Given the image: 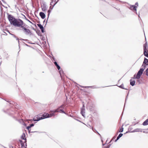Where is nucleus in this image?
I'll use <instances>...</instances> for the list:
<instances>
[{
  "instance_id": "obj_1",
  "label": "nucleus",
  "mask_w": 148,
  "mask_h": 148,
  "mask_svg": "<svg viewBox=\"0 0 148 148\" xmlns=\"http://www.w3.org/2000/svg\"><path fill=\"white\" fill-rule=\"evenodd\" d=\"M23 24V21L20 19L18 18V19H16L15 22L14 23L13 25L15 26L21 27L22 28Z\"/></svg>"
},
{
  "instance_id": "obj_2",
  "label": "nucleus",
  "mask_w": 148,
  "mask_h": 148,
  "mask_svg": "<svg viewBox=\"0 0 148 148\" xmlns=\"http://www.w3.org/2000/svg\"><path fill=\"white\" fill-rule=\"evenodd\" d=\"M143 54L144 56L148 58V46L146 41L143 45Z\"/></svg>"
},
{
  "instance_id": "obj_3",
  "label": "nucleus",
  "mask_w": 148,
  "mask_h": 148,
  "mask_svg": "<svg viewBox=\"0 0 148 148\" xmlns=\"http://www.w3.org/2000/svg\"><path fill=\"white\" fill-rule=\"evenodd\" d=\"M8 18L11 24L13 25L16 19L11 14H8Z\"/></svg>"
},
{
  "instance_id": "obj_4",
  "label": "nucleus",
  "mask_w": 148,
  "mask_h": 148,
  "mask_svg": "<svg viewBox=\"0 0 148 148\" xmlns=\"http://www.w3.org/2000/svg\"><path fill=\"white\" fill-rule=\"evenodd\" d=\"M144 71V69H141V68H140V69L139 71L137 72L136 75V77L133 78V79H139L143 74Z\"/></svg>"
},
{
  "instance_id": "obj_5",
  "label": "nucleus",
  "mask_w": 148,
  "mask_h": 148,
  "mask_svg": "<svg viewBox=\"0 0 148 148\" xmlns=\"http://www.w3.org/2000/svg\"><path fill=\"white\" fill-rule=\"evenodd\" d=\"M22 28L23 29L24 32L26 35H31L32 34V33L29 29L26 28L25 27L23 26Z\"/></svg>"
},
{
  "instance_id": "obj_6",
  "label": "nucleus",
  "mask_w": 148,
  "mask_h": 148,
  "mask_svg": "<svg viewBox=\"0 0 148 148\" xmlns=\"http://www.w3.org/2000/svg\"><path fill=\"white\" fill-rule=\"evenodd\" d=\"M53 63L54 64L55 66H56V67L58 69L59 71V72L60 75H61V73H63V70H62L61 69H60V67L59 66V65L58 64L57 62L55 61L53 62Z\"/></svg>"
},
{
  "instance_id": "obj_7",
  "label": "nucleus",
  "mask_w": 148,
  "mask_h": 148,
  "mask_svg": "<svg viewBox=\"0 0 148 148\" xmlns=\"http://www.w3.org/2000/svg\"><path fill=\"white\" fill-rule=\"evenodd\" d=\"M129 9L136 13L137 14V13L136 12L137 6H135L134 5H130Z\"/></svg>"
},
{
  "instance_id": "obj_8",
  "label": "nucleus",
  "mask_w": 148,
  "mask_h": 148,
  "mask_svg": "<svg viewBox=\"0 0 148 148\" xmlns=\"http://www.w3.org/2000/svg\"><path fill=\"white\" fill-rule=\"evenodd\" d=\"M47 116H48L47 118L51 117L53 116H54L55 115L54 114V112H53L52 110H51L49 112V113H46Z\"/></svg>"
},
{
  "instance_id": "obj_9",
  "label": "nucleus",
  "mask_w": 148,
  "mask_h": 148,
  "mask_svg": "<svg viewBox=\"0 0 148 148\" xmlns=\"http://www.w3.org/2000/svg\"><path fill=\"white\" fill-rule=\"evenodd\" d=\"M48 117V116H47L46 114L45 113V114H42L40 117L38 116V120L40 121L42 119L47 118Z\"/></svg>"
},
{
  "instance_id": "obj_10",
  "label": "nucleus",
  "mask_w": 148,
  "mask_h": 148,
  "mask_svg": "<svg viewBox=\"0 0 148 148\" xmlns=\"http://www.w3.org/2000/svg\"><path fill=\"white\" fill-rule=\"evenodd\" d=\"M41 7L42 11H45L46 10V5L45 3H43L42 4H41Z\"/></svg>"
},
{
  "instance_id": "obj_11",
  "label": "nucleus",
  "mask_w": 148,
  "mask_h": 148,
  "mask_svg": "<svg viewBox=\"0 0 148 148\" xmlns=\"http://www.w3.org/2000/svg\"><path fill=\"white\" fill-rule=\"evenodd\" d=\"M37 25L41 29L42 32L43 33H44L45 31L44 30V28L43 26L40 24H38Z\"/></svg>"
},
{
  "instance_id": "obj_12",
  "label": "nucleus",
  "mask_w": 148,
  "mask_h": 148,
  "mask_svg": "<svg viewBox=\"0 0 148 148\" xmlns=\"http://www.w3.org/2000/svg\"><path fill=\"white\" fill-rule=\"evenodd\" d=\"M143 129L140 128H136L134 130L130 132H142Z\"/></svg>"
},
{
  "instance_id": "obj_13",
  "label": "nucleus",
  "mask_w": 148,
  "mask_h": 148,
  "mask_svg": "<svg viewBox=\"0 0 148 148\" xmlns=\"http://www.w3.org/2000/svg\"><path fill=\"white\" fill-rule=\"evenodd\" d=\"M39 15L41 18L42 19H44L46 16L45 14L43 12H40L39 13Z\"/></svg>"
},
{
  "instance_id": "obj_14",
  "label": "nucleus",
  "mask_w": 148,
  "mask_h": 148,
  "mask_svg": "<svg viewBox=\"0 0 148 148\" xmlns=\"http://www.w3.org/2000/svg\"><path fill=\"white\" fill-rule=\"evenodd\" d=\"M85 109H81V112L80 113L82 114V115L84 117H85Z\"/></svg>"
},
{
  "instance_id": "obj_15",
  "label": "nucleus",
  "mask_w": 148,
  "mask_h": 148,
  "mask_svg": "<svg viewBox=\"0 0 148 148\" xmlns=\"http://www.w3.org/2000/svg\"><path fill=\"white\" fill-rule=\"evenodd\" d=\"M130 84L132 86H134L135 85V81L134 80H132V79H131L130 80Z\"/></svg>"
},
{
  "instance_id": "obj_16",
  "label": "nucleus",
  "mask_w": 148,
  "mask_h": 148,
  "mask_svg": "<svg viewBox=\"0 0 148 148\" xmlns=\"http://www.w3.org/2000/svg\"><path fill=\"white\" fill-rule=\"evenodd\" d=\"M21 138L23 140H25V142H27V139L25 138V135L24 133H23L21 136Z\"/></svg>"
},
{
  "instance_id": "obj_17",
  "label": "nucleus",
  "mask_w": 148,
  "mask_h": 148,
  "mask_svg": "<svg viewBox=\"0 0 148 148\" xmlns=\"http://www.w3.org/2000/svg\"><path fill=\"white\" fill-rule=\"evenodd\" d=\"M123 134L120 133L117 137L116 139L115 140V142H116L121 137L123 136Z\"/></svg>"
},
{
  "instance_id": "obj_18",
  "label": "nucleus",
  "mask_w": 148,
  "mask_h": 148,
  "mask_svg": "<svg viewBox=\"0 0 148 148\" xmlns=\"http://www.w3.org/2000/svg\"><path fill=\"white\" fill-rule=\"evenodd\" d=\"M34 124L33 123L30 124H29V126H27L26 127V129L28 130H29L30 129V128H31L32 127L34 126Z\"/></svg>"
},
{
  "instance_id": "obj_19",
  "label": "nucleus",
  "mask_w": 148,
  "mask_h": 148,
  "mask_svg": "<svg viewBox=\"0 0 148 148\" xmlns=\"http://www.w3.org/2000/svg\"><path fill=\"white\" fill-rule=\"evenodd\" d=\"M88 108H89L90 111H93L94 109L93 106L92 105L89 106V103H88Z\"/></svg>"
},
{
  "instance_id": "obj_20",
  "label": "nucleus",
  "mask_w": 148,
  "mask_h": 148,
  "mask_svg": "<svg viewBox=\"0 0 148 148\" xmlns=\"http://www.w3.org/2000/svg\"><path fill=\"white\" fill-rule=\"evenodd\" d=\"M147 65H148V64H146L145 63H144V62H143V64L142 65V67H143V68H141V69H144V70L145 69L146 66Z\"/></svg>"
},
{
  "instance_id": "obj_21",
  "label": "nucleus",
  "mask_w": 148,
  "mask_h": 148,
  "mask_svg": "<svg viewBox=\"0 0 148 148\" xmlns=\"http://www.w3.org/2000/svg\"><path fill=\"white\" fill-rule=\"evenodd\" d=\"M148 125V119L145 121L143 123V125Z\"/></svg>"
},
{
  "instance_id": "obj_22",
  "label": "nucleus",
  "mask_w": 148,
  "mask_h": 148,
  "mask_svg": "<svg viewBox=\"0 0 148 148\" xmlns=\"http://www.w3.org/2000/svg\"><path fill=\"white\" fill-rule=\"evenodd\" d=\"M38 116H37V117L36 118H37V119H36L35 118H34L33 120H32V119H29V121H32V120H33V121H39V120H38Z\"/></svg>"
},
{
  "instance_id": "obj_23",
  "label": "nucleus",
  "mask_w": 148,
  "mask_h": 148,
  "mask_svg": "<svg viewBox=\"0 0 148 148\" xmlns=\"http://www.w3.org/2000/svg\"><path fill=\"white\" fill-rule=\"evenodd\" d=\"M143 62H144V63L148 64V59L146 58H144Z\"/></svg>"
},
{
  "instance_id": "obj_24",
  "label": "nucleus",
  "mask_w": 148,
  "mask_h": 148,
  "mask_svg": "<svg viewBox=\"0 0 148 148\" xmlns=\"http://www.w3.org/2000/svg\"><path fill=\"white\" fill-rule=\"evenodd\" d=\"M10 34L11 35H12L15 38H16V40H18V42L19 43V39L17 37H16V36L15 35L13 34H10Z\"/></svg>"
},
{
  "instance_id": "obj_25",
  "label": "nucleus",
  "mask_w": 148,
  "mask_h": 148,
  "mask_svg": "<svg viewBox=\"0 0 148 148\" xmlns=\"http://www.w3.org/2000/svg\"><path fill=\"white\" fill-rule=\"evenodd\" d=\"M144 74H145V75L148 76V68H147L146 70L144 72Z\"/></svg>"
},
{
  "instance_id": "obj_26",
  "label": "nucleus",
  "mask_w": 148,
  "mask_h": 148,
  "mask_svg": "<svg viewBox=\"0 0 148 148\" xmlns=\"http://www.w3.org/2000/svg\"><path fill=\"white\" fill-rule=\"evenodd\" d=\"M119 87L121 88H122V89H125V90H127V88H124V85L123 84H121L120 86H119Z\"/></svg>"
},
{
  "instance_id": "obj_27",
  "label": "nucleus",
  "mask_w": 148,
  "mask_h": 148,
  "mask_svg": "<svg viewBox=\"0 0 148 148\" xmlns=\"http://www.w3.org/2000/svg\"><path fill=\"white\" fill-rule=\"evenodd\" d=\"M51 12V10L50 9H49V10H48V14L47 15V16H48L47 19H48V18L49 17V15L50 14ZM47 20H48V19H47ZM47 21L46 23L47 22Z\"/></svg>"
},
{
  "instance_id": "obj_28",
  "label": "nucleus",
  "mask_w": 148,
  "mask_h": 148,
  "mask_svg": "<svg viewBox=\"0 0 148 148\" xmlns=\"http://www.w3.org/2000/svg\"><path fill=\"white\" fill-rule=\"evenodd\" d=\"M8 102L10 103V104H12L14 106H15L16 105V103H14V102H13L12 101H12H7Z\"/></svg>"
},
{
  "instance_id": "obj_29",
  "label": "nucleus",
  "mask_w": 148,
  "mask_h": 148,
  "mask_svg": "<svg viewBox=\"0 0 148 148\" xmlns=\"http://www.w3.org/2000/svg\"><path fill=\"white\" fill-rule=\"evenodd\" d=\"M59 112H61L62 113H64L65 114H66L65 112L62 110V109H60L59 111Z\"/></svg>"
},
{
  "instance_id": "obj_30",
  "label": "nucleus",
  "mask_w": 148,
  "mask_h": 148,
  "mask_svg": "<svg viewBox=\"0 0 148 148\" xmlns=\"http://www.w3.org/2000/svg\"><path fill=\"white\" fill-rule=\"evenodd\" d=\"M59 108H58L57 109L55 110H52V111H53V112H54V114H55V113L56 112H59Z\"/></svg>"
},
{
  "instance_id": "obj_31",
  "label": "nucleus",
  "mask_w": 148,
  "mask_h": 148,
  "mask_svg": "<svg viewBox=\"0 0 148 148\" xmlns=\"http://www.w3.org/2000/svg\"><path fill=\"white\" fill-rule=\"evenodd\" d=\"M25 17V19L27 21H28L30 23H31L33 25H34V23H33L32 22H31L30 21H29V20H28V19H27L26 17L25 16H24Z\"/></svg>"
},
{
  "instance_id": "obj_32",
  "label": "nucleus",
  "mask_w": 148,
  "mask_h": 148,
  "mask_svg": "<svg viewBox=\"0 0 148 148\" xmlns=\"http://www.w3.org/2000/svg\"><path fill=\"white\" fill-rule=\"evenodd\" d=\"M123 130V128L122 127L120 129L119 132H122Z\"/></svg>"
},
{
  "instance_id": "obj_33",
  "label": "nucleus",
  "mask_w": 148,
  "mask_h": 148,
  "mask_svg": "<svg viewBox=\"0 0 148 148\" xmlns=\"http://www.w3.org/2000/svg\"><path fill=\"white\" fill-rule=\"evenodd\" d=\"M8 113V114L10 115H13L14 114V112H7Z\"/></svg>"
},
{
  "instance_id": "obj_34",
  "label": "nucleus",
  "mask_w": 148,
  "mask_h": 148,
  "mask_svg": "<svg viewBox=\"0 0 148 148\" xmlns=\"http://www.w3.org/2000/svg\"><path fill=\"white\" fill-rule=\"evenodd\" d=\"M21 147L23 148V147H24L25 145H24V143H23H23H21Z\"/></svg>"
},
{
  "instance_id": "obj_35",
  "label": "nucleus",
  "mask_w": 148,
  "mask_h": 148,
  "mask_svg": "<svg viewBox=\"0 0 148 148\" xmlns=\"http://www.w3.org/2000/svg\"><path fill=\"white\" fill-rule=\"evenodd\" d=\"M52 59H53V60H52V62H53H53L55 61H56V59L55 58H54V57L53 56L52 57Z\"/></svg>"
},
{
  "instance_id": "obj_36",
  "label": "nucleus",
  "mask_w": 148,
  "mask_h": 148,
  "mask_svg": "<svg viewBox=\"0 0 148 148\" xmlns=\"http://www.w3.org/2000/svg\"><path fill=\"white\" fill-rule=\"evenodd\" d=\"M58 108H59V109L60 108H64V105H62L60 106V107Z\"/></svg>"
},
{
  "instance_id": "obj_37",
  "label": "nucleus",
  "mask_w": 148,
  "mask_h": 148,
  "mask_svg": "<svg viewBox=\"0 0 148 148\" xmlns=\"http://www.w3.org/2000/svg\"><path fill=\"white\" fill-rule=\"evenodd\" d=\"M81 108L85 109V106H84V102H83V106H82V107Z\"/></svg>"
},
{
  "instance_id": "obj_38",
  "label": "nucleus",
  "mask_w": 148,
  "mask_h": 148,
  "mask_svg": "<svg viewBox=\"0 0 148 148\" xmlns=\"http://www.w3.org/2000/svg\"><path fill=\"white\" fill-rule=\"evenodd\" d=\"M89 127L90 128H92V130L94 131V129L92 127H91V126L90 125H89Z\"/></svg>"
},
{
  "instance_id": "obj_39",
  "label": "nucleus",
  "mask_w": 148,
  "mask_h": 148,
  "mask_svg": "<svg viewBox=\"0 0 148 148\" xmlns=\"http://www.w3.org/2000/svg\"><path fill=\"white\" fill-rule=\"evenodd\" d=\"M23 26H24V27H26V26H28L25 23H23Z\"/></svg>"
},
{
  "instance_id": "obj_40",
  "label": "nucleus",
  "mask_w": 148,
  "mask_h": 148,
  "mask_svg": "<svg viewBox=\"0 0 148 148\" xmlns=\"http://www.w3.org/2000/svg\"><path fill=\"white\" fill-rule=\"evenodd\" d=\"M80 87L82 88H87L88 86H80Z\"/></svg>"
},
{
  "instance_id": "obj_41",
  "label": "nucleus",
  "mask_w": 148,
  "mask_h": 148,
  "mask_svg": "<svg viewBox=\"0 0 148 148\" xmlns=\"http://www.w3.org/2000/svg\"><path fill=\"white\" fill-rule=\"evenodd\" d=\"M31 133L36 132L38 133H40V132L38 131H36L34 132H31Z\"/></svg>"
},
{
  "instance_id": "obj_42",
  "label": "nucleus",
  "mask_w": 148,
  "mask_h": 148,
  "mask_svg": "<svg viewBox=\"0 0 148 148\" xmlns=\"http://www.w3.org/2000/svg\"><path fill=\"white\" fill-rule=\"evenodd\" d=\"M94 88V86H88V87L87 88Z\"/></svg>"
},
{
  "instance_id": "obj_43",
  "label": "nucleus",
  "mask_w": 148,
  "mask_h": 148,
  "mask_svg": "<svg viewBox=\"0 0 148 148\" xmlns=\"http://www.w3.org/2000/svg\"><path fill=\"white\" fill-rule=\"evenodd\" d=\"M135 5H136L137 6H136L137 7L138 6V3L137 2L136 3Z\"/></svg>"
},
{
  "instance_id": "obj_44",
  "label": "nucleus",
  "mask_w": 148,
  "mask_h": 148,
  "mask_svg": "<svg viewBox=\"0 0 148 148\" xmlns=\"http://www.w3.org/2000/svg\"><path fill=\"white\" fill-rule=\"evenodd\" d=\"M19 141L20 142V143H21V144L23 143L22 140H19Z\"/></svg>"
},
{
  "instance_id": "obj_45",
  "label": "nucleus",
  "mask_w": 148,
  "mask_h": 148,
  "mask_svg": "<svg viewBox=\"0 0 148 148\" xmlns=\"http://www.w3.org/2000/svg\"><path fill=\"white\" fill-rule=\"evenodd\" d=\"M128 94H127L126 98H125V102H126V100H127V96H128Z\"/></svg>"
},
{
  "instance_id": "obj_46",
  "label": "nucleus",
  "mask_w": 148,
  "mask_h": 148,
  "mask_svg": "<svg viewBox=\"0 0 148 148\" xmlns=\"http://www.w3.org/2000/svg\"><path fill=\"white\" fill-rule=\"evenodd\" d=\"M111 145L110 144H109L107 146V147L108 148H109V147H110V146Z\"/></svg>"
},
{
  "instance_id": "obj_47",
  "label": "nucleus",
  "mask_w": 148,
  "mask_h": 148,
  "mask_svg": "<svg viewBox=\"0 0 148 148\" xmlns=\"http://www.w3.org/2000/svg\"><path fill=\"white\" fill-rule=\"evenodd\" d=\"M69 115V116H70V117H72V118H73L74 117V116H72V115Z\"/></svg>"
},
{
  "instance_id": "obj_48",
  "label": "nucleus",
  "mask_w": 148,
  "mask_h": 148,
  "mask_svg": "<svg viewBox=\"0 0 148 148\" xmlns=\"http://www.w3.org/2000/svg\"><path fill=\"white\" fill-rule=\"evenodd\" d=\"M136 74H135V75H134V77H133V78L136 77ZM132 78H133V77H132Z\"/></svg>"
},
{
  "instance_id": "obj_49",
  "label": "nucleus",
  "mask_w": 148,
  "mask_h": 148,
  "mask_svg": "<svg viewBox=\"0 0 148 148\" xmlns=\"http://www.w3.org/2000/svg\"><path fill=\"white\" fill-rule=\"evenodd\" d=\"M129 129L130 130V131L132 130V128H131V127H130Z\"/></svg>"
},
{
  "instance_id": "obj_50",
  "label": "nucleus",
  "mask_w": 148,
  "mask_h": 148,
  "mask_svg": "<svg viewBox=\"0 0 148 148\" xmlns=\"http://www.w3.org/2000/svg\"><path fill=\"white\" fill-rule=\"evenodd\" d=\"M10 148H13V147L12 146H10Z\"/></svg>"
},
{
  "instance_id": "obj_51",
  "label": "nucleus",
  "mask_w": 148,
  "mask_h": 148,
  "mask_svg": "<svg viewBox=\"0 0 148 148\" xmlns=\"http://www.w3.org/2000/svg\"><path fill=\"white\" fill-rule=\"evenodd\" d=\"M51 3H50V5H51V3H52L53 1V0H51Z\"/></svg>"
},
{
  "instance_id": "obj_52",
  "label": "nucleus",
  "mask_w": 148,
  "mask_h": 148,
  "mask_svg": "<svg viewBox=\"0 0 148 148\" xmlns=\"http://www.w3.org/2000/svg\"><path fill=\"white\" fill-rule=\"evenodd\" d=\"M28 131L29 133L30 132H30V129L29 130H28Z\"/></svg>"
},
{
  "instance_id": "obj_53",
  "label": "nucleus",
  "mask_w": 148,
  "mask_h": 148,
  "mask_svg": "<svg viewBox=\"0 0 148 148\" xmlns=\"http://www.w3.org/2000/svg\"><path fill=\"white\" fill-rule=\"evenodd\" d=\"M74 119H75V120H77V121H79L80 122V121H79V120H77V119H75V118H74Z\"/></svg>"
},
{
  "instance_id": "obj_54",
  "label": "nucleus",
  "mask_w": 148,
  "mask_h": 148,
  "mask_svg": "<svg viewBox=\"0 0 148 148\" xmlns=\"http://www.w3.org/2000/svg\"><path fill=\"white\" fill-rule=\"evenodd\" d=\"M25 146L26 147H26L27 146V143H25Z\"/></svg>"
},
{
  "instance_id": "obj_55",
  "label": "nucleus",
  "mask_w": 148,
  "mask_h": 148,
  "mask_svg": "<svg viewBox=\"0 0 148 148\" xmlns=\"http://www.w3.org/2000/svg\"><path fill=\"white\" fill-rule=\"evenodd\" d=\"M26 142H25H25H24L23 143H26Z\"/></svg>"
},
{
  "instance_id": "obj_56",
  "label": "nucleus",
  "mask_w": 148,
  "mask_h": 148,
  "mask_svg": "<svg viewBox=\"0 0 148 148\" xmlns=\"http://www.w3.org/2000/svg\"><path fill=\"white\" fill-rule=\"evenodd\" d=\"M97 133L99 135H100V134L97 132Z\"/></svg>"
},
{
  "instance_id": "obj_57",
  "label": "nucleus",
  "mask_w": 148,
  "mask_h": 148,
  "mask_svg": "<svg viewBox=\"0 0 148 148\" xmlns=\"http://www.w3.org/2000/svg\"><path fill=\"white\" fill-rule=\"evenodd\" d=\"M56 3H55L54 4V5H53V6H54V5L56 4Z\"/></svg>"
},
{
  "instance_id": "obj_58",
  "label": "nucleus",
  "mask_w": 148,
  "mask_h": 148,
  "mask_svg": "<svg viewBox=\"0 0 148 148\" xmlns=\"http://www.w3.org/2000/svg\"><path fill=\"white\" fill-rule=\"evenodd\" d=\"M45 20L43 21V23H44L45 22Z\"/></svg>"
},
{
  "instance_id": "obj_59",
  "label": "nucleus",
  "mask_w": 148,
  "mask_h": 148,
  "mask_svg": "<svg viewBox=\"0 0 148 148\" xmlns=\"http://www.w3.org/2000/svg\"><path fill=\"white\" fill-rule=\"evenodd\" d=\"M33 29L34 30H35V29H34V28H33Z\"/></svg>"
},
{
  "instance_id": "obj_60",
  "label": "nucleus",
  "mask_w": 148,
  "mask_h": 148,
  "mask_svg": "<svg viewBox=\"0 0 148 148\" xmlns=\"http://www.w3.org/2000/svg\"><path fill=\"white\" fill-rule=\"evenodd\" d=\"M24 125H26L25 123H24Z\"/></svg>"
},
{
  "instance_id": "obj_61",
  "label": "nucleus",
  "mask_w": 148,
  "mask_h": 148,
  "mask_svg": "<svg viewBox=\"0 0 148 148\" xmlns=\"http://www.w3.org/2000/svg\"><path fill=\"white\" fill-rule=\"evenodd\" d=\"M105 145V144H103V145Z\"/></svg>"
},
{
  "instance_id": "obj_62",
  "label": "nucleus",
  "mask_w": 148,
  "mask_h": 148,
  "mask_svg": "<svg viewBox=\"0 0 148 148\" xmlns=\"http://www.w3.org/2000/svg\"><path fill=\"white\" fill-rule=\"evenodd\" d=\"M112 140H110V143L112 141Z\"/></svg>"
},
{
  "instance_id": "obj_63",
  "label": "nucleus",
  "mask_w": 148,
  "mask_h": 148,
  "mask_svg": "<svg viewBox=\"0 0 148 148\" xmlns=\"http://www.w3.org/2000/svg\"><path fill=\"white\" fill-rule=\"evenodd\" d=\"M138 16H139H139H139V15H138Z\"/></svg>"
},
{
  "instance_id": "obj_64",
  "label": "nucleus",
  "mask_w": 148,
  "mask_h": 148,
  "mask_svg": "<svg viewBox=\"0 0 148 148\" xmlns=\"http://www.w3.org/2000/svg\"><path fill=\"white\" fill-rule=\"evenodd\" d=\"M25 148H27L26 147H25Z\"/></svg>"
}]
</instances>
